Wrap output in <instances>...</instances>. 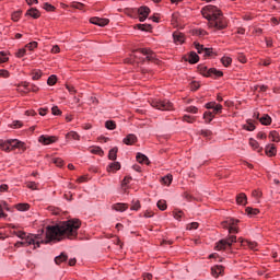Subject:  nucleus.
I'll use <instances>...</instances> for the list:
<instances>
[{"label":"nucleus","mask_w":280,"mask_h":280,"mask_svg":"<svg viewBox=\"0 0 280 280\" xmlns=\"http://www.w3.org/2000/svg\"><path fill=\"white\" fill-rule=\"evenodd\" d=\"M82 226L79 219H72L63 221L57 225L48 226L46 231V240L51 242L57 240L60 242L62 237H68V240H75L78 237V230Z\"/></svg>","instance_id":"f257e3e1"},{"label":"nucleus","mask_w":280,"mask_h":280,"mask_svg":"<svg viewBox=\"0 0 280 280\" xmlns=\"http://www.w3.org/2000/svg\"><path fill=\"white\" fill-rule=\"evenodd\" d=\"M201 14L207 21H209L208 25L212 30H225L229 25L226 18L222 15V11L218 9L215 5H206L201 9Z\"/></svg>","instance_id":"f03ea898"},{"label":"nucleus","mask_w":280,"mask_h":280,"mask_svg":"<svg viewBox=\"0 0 280 280\" xmlns=\"http://www.w3.org/2000/svg\"><path fill=\"white\" fill-rule=\"evenodd\" d=\"M22 241L15 243V248H21L25 246H34V249L40 248V244H44L43 234H26Z\"/></svg>","instance_id":"7ed1b4c3"},{"label":"nucleus","mask_w":280,"mask_h":280,"mask_svg":"<svg viewBox=\"0 0 280 280\" xmlns=\"http://www.w3.org/2000/svg\"><path fill=\"white\" fill-rule=\"evenodd\" d=\"M0 148L4 152H12V150H25V143L18 139L0 140Z\"/></svg>","instance_id":"20e7f679"},{"label":"nucleus","mask_w":280,"mask_h":280,"mask_svg":"<svg viewBox=\"0 0 280 280\" xmlns=\"http://www.w3.org/2000/svg\"><path fill=\"white\" fill-rule=\"evenodd\" d=\"M199 73L205 75V78H222L224 73L215 68H207V66H199L198 67Z\"/></svg>","instance_id":"39448f33"},{"label":"nucleus","mask_w":280,"mask_h":280,"mask_svg":"<svg viewBox=\"0 0 280 280\" xmlns=\"http://www.w3.org/2000/svg\"><path fill=\"white\" fill-rule=\"evenodd\" d=\"M151 106L158 110H174V104L167 100H153Z\"/></svg>","instance_id":"423d86ee"},{"label":"nucleus","mask_w":280,"mask_h":280,"mask_svg":"<svg viewBox=\"0 0 280 280\" xmlns=\"http://www.w3.org/2000/svg\"><path fill=\"white\" fill-rule=\"evenodd\" d=\"M237 242V236L230 235L226 238H223L217 243V250H226V248H231L233 244Z\"/></svg>","instance_id":"0eeeda50"},{"label":"nucleus","mask_w":280,"mask_h":280,"mask_svg":"<svg viewBox=\"0 0 280 280\" xmlns=\"http://www.w3.org/2000/svg\"><path fill=\"white\" fill-rule=\"evenodd\" d=\"M142 54V56H147L145 59L149 62H154V60H156V55H154V51H152L151 49H147V48H140L137 50H133V58H139V56H137V54Z\"/></svg>","instance_id":"6e6552de"},{"label":"nucleus","mask_w":280,"mask_h":280,"mask_svg":"<svg viewBox=\"0 0 280 280\" xmlns=\"http://www.w3.org/2000/svg\"><path fill=\"white\" fill-rule=\"evenodd\" d=\"M195 49H197L198 54L202 55L203 58H207V56H211L213 54L212 48H205L203 45H200V43L195 42Z\"/></svg>","instance_id":"1a4fd4ad"},{"label":"nucleus","mask_w":280,"mask_h":280,"mask_svg":"<svg viewBox=\"0 0 280 280\" xmlns=\"http://www.w3.org/2000/svg\"><path fill=\"white\" fill-rule=\"evenodd\" d=\"M90 23H92V25H98V27H106V25H108V23H110V20L106 19V18H91L90 19Z\"/></svg>","instance_id":"9d476101"},{"label":"nucleus","mask_w":280,"mask_h":280,"mask_svg":"<svg viewBox=\"0 0 280 280\" xmlns=\"http://www.w3.org/2000/svg\"><path fill=\"white\" fill-rule=\"evenodd\" d=\"M39 143H43V145H51V143H56L58 141V138L56 136H40L38 138Z\"/></svg>","instance_id":"9b49d317"},{"label":"nucleus","mask_w":280,"mask_h":280,"mask_svg":"<svg viewBox=\"0 0 280 280\" xmlns=\"http://www.w3.org/2000/svg\"><path fill=\"white\" fill-rule=\"evenodd\" d=\"M206 108L208 109H212V114L215 115H220L222 113V105L218 104L215 102H210L206 105Z\"/></svg>","instance_id":"f8f14e48"},{"label":"nucleus","mask_w":280,"mask_h":280,"mask_svg":"<svg viewBox=\"0 0 280 280\" xmlns=\"http://www.w3.org/2000/svg\"><path fill=\"white\" fill-rule=\"evenodd\" d=\"M138 14H139V21L143 23L148 16H150V8L148 7H140L138 9Z\"/></svg>","instance_id":"ddd939ff"},{"label":"nucleus","mask_w":280,"mask_h":280,"mask_svg":"<svg viewBox=\"0 0 280 280\" xmlns=\"http://www.w3.org/2000/svg\"><path fill=\"white\" fill-rule=\"evenodd\" d=\"M238 242H241V245L244 248H249L250 250H257V242L244 241L242 238H238Z\"/></svg>","instance_id":"4468645a"},{"label":"nucleus","mask_w":280,"mask_h":280,"mask_svg":"<svg viewBox=\"0 0 280 280\" xmlns=\"http://www.w3.org/2000/svg\"><path fill=\"white\" fill-rule=\"evenodd\" d=\"M122 143H125V145H135V143H137V136L135 133L127 135V137L124 138Z\"/></svg>","instance_id":"2eb2a0df"},{"label":"nucleus","mask_w":280,"mask_h":280,"mask_svg":"<svg viewBox=\"0 0 280 280\" xmlns=\"http://www.w3.org/2000/svg\"><path fill=\"white\" fill-rule=\"evenodd\" d=\"M10 229H13V231H11L12 235H15L20 240L25 238V236L27 235V233H25L24 231L16 230V225H14V224H11Z\"/></svg>","instance_id":"dca6fc26"},{"label":"nucleus","mask_w":280,"mask_h":280,"mask_svg":"<svg viewBox=\"0 0 280 280\" xmlns=\"http://www.w3.org/2000/svg\"><path fill=\"white\" fill-rule=\"evenodd\" d=\"M174 43L176 45H183L185 43V34L175 32L173 33Z\"/></svg>","instance_id":"f3484780"},{"label":"nucleus","mask_w":280,"mask_h":280,"mask_svg":"<svg viewBox=\"0 0 280 280\" xmlns=\"http://www.w3.org/2000/svg\"><path fill=\"white\" fill-rule=\"evenodd\" d=\"M265 152L267 156H276L277 155V147L275 144H267L265 148Z\"/></svg>","instance_id":"a211bd4d"},{"label":"nucleus","mask_w":280,"mask_h":280,"mask_svg":"<svg viewBox=\"0 0 280 280\" xmlns=\"http://www.w3.org/2000/svg\"><path fill=\"white\" fill-rule=\"evenodd\" d=\"M212 276L218 278L222 272H224V267L222 265H217L211 268Z\"/></svg>","instance_id":"6ab92c4d"},{"label":"nucleus","mask_w":280,"mask_h":280,"mask_svg":"<svg viewBox=\"0 0 280 280\" xmlns=\"http://www.w3.org/2000/svg\"><path fill=\"white\" fill-rule=\"evenodd\" d=\"M236 202L237 205H241V206H246V203L248 202V198L246 197V194L244 192H241L236 196Z\"/></svg>","instance_id":"aec40b11"},{"label":"nucleus","mask_w":280,"mask_h":280,"mask_svg":"<svg viewBox=\"0 0 280 280\" xmlns=\"http://www.w3.org/2000/svg\"><path fill=\"white\" fill-rule=\"evenodd\" d=\"M26 16H32V19H39L40 11H38L36 8H31L26 11Z\"/></svg>","instance_id":"412c9836"},{"label":"nucleus","mask_w":280,"mask_h":280,"mask_svg":"<svg viewBox=\"0 0 280 280\" xmlns=\"http://www.w3.org/2000/svg\"><path fill=\"white\" fill-rule=\"evenodd\" d=\"M240 222V220L235 219H228L226 221L222 222L223 229H230V226H236V224Z\"/></svg>","instance_id":"4be33fe9"},{"label":"nucleus","mask_w":280,"mask_h":280,"mask_svg":"<svg viewBox=\"0 0 280 280\" xmlns=\"http://www.w3.org/2000/svg\"><path fill=\"white\" fill-rule=\"evenodd\" d=\"M260 124H262V126H270L272 124V118L270 116H268V114H264L260 118H259Z\"/></svg>","instance_id":"5701e85b"},{"label":"nucleus","mask_w":280,"mask_h":280,"mask_svg":"<svg viewBox=\"0 0 280 280\" xmlns=\"http://www.w3.org/2000/svg\"><path fill=\"white\" fill-rule=\"evenodd\" d=\"M121 170V164L119 162H114L107 166V172H118Z\"/></svg>","instance_id":"b1692460"},{"label":"nucleus","mask_w":280,"mask_h":280,"mask_svg":"<svg viewBox=\"0 0 280 280\" xmlns=\"http://www.w3.org/2000/svg\"><path fill=\"white\" fill-rule=\"evenodd\" d=\"M198 60H200V57L198 56V54L191 51L188 56V62H190V65H196Z\"/></svg>","instance_id":"393cba45"},{"label":"nucleus","mask_w":280,"mask_h":280,"mask_svg":"<svg viewBox=\"0 0 280 280\" xmlns=\"http://www.w3.org/2000/svg\"><path fill=\"white\" fill-rule=\"evenodd\" d=\"M67 259H69L67 254L61 253V255L55 257V262L57 264V266H60V264H62L63 261H67Z\"/></svg>","instance_id":"a878e982"},{"label":"nucleus","mask_w":280,"mask_h":280,"mask_svg":"<svg viewBox=\"0 0 280 280\" xmlns=\"http://www.w3.org/2000/svg\"><path fill=\"white\" fill-rule=\"evenodd\" d=\"M138 163H144L145 165H148V163H150V160L148 159V156H145V154L142 153H138L136 156Z\"/></svg>","instance_id":"bb28decb"},{"label":"nucleus","mask_w":280,"mask_h":280,"mask_svg":"<svg viewBox=\"0 0 280 280\" xmlns=\"http://www.w3.org/2000/svg\"><path fill=\"white\" fill-rule=\"evenodd\" d=\"M113 209H115V211L124 212L128 209V205L127 203H115L113 206Z\"/></svg>","instance_id":"cd10ccee"},{"label":"nucleus","mask_w":280,"mask_h":280,"mask_svg":"<svg viewBox=\"0 0 280 280\" xmlns=\"http://www.w3.org/2000/svg\"><path fill=\"white\" fill-rule=\"evenodd\" d=\"M249 145L254 149L257 150V152H261L264 149L259 148V142L257 140L250 138L249 139Z\"/></svg>","instance_id":"c85d7f7f"},{"label":"nucleus","mask_w":280,"mask_h":280,"mask_svg":"<svg viewBox=\"0 0 280 280\" xmlns=\"http://www.w3.org/2000/svg\"><path fill=\"white\" fill-rule=\"evenodd\" d=\"M269 139H271V141H273L275 143H279L280 141L279 132L270 131Z\"/></svg>","instance_id":"c756f323"},{"label":"nucleus","mask_w":280,"mask_h":280,"mask_svg":"<svg viewBox=\"0 0 280 280\" xmlns=\"http://www.w3.org/2000/svg\"><path fill=\"white\" fill-rule=\"evenodd\" d=\"M66 139H72L74 141H79L80 135H78V132H75V131H70L67 133Z\"/></svg>","instance_id":"7c9ffc66"},{"label":"nucleus","mask_w":280,"mask_h":280,"mask_svg":"<svg viewBox=\"0 0 280 280\" xmlns=\"http://www.w3.org/2000/svg\"><path fill=\"white\" fill-rule=\"evenodd\" d=\"M18 211H30V203H18L15 205Z\"/></svg>","instance_id":"2f4dec72"},{"label":"nucleus","mask_w":280,"mask_h":280,"mask_svg":"<svg viewBox=\"0 0 280 280\" xmlns=\"http://www.w3.org/2000/svg\"><path fill=\"white\" fill-rule=\"evenodd\" d=\"M117 152H118V149L117 148H113L109 153H108V159L110 161H116L117 160Z\"/></svg>","instance_id":"473e14b6"},{"label":"nucleus","mask_w":280,"mask_h":280,"mask_svg":"<svg viewBox=\"0 0 280 280\" xmlns=\"http://www.w3.org/2000/svg\"><path fill=\"white\" fill-rule=\"evenodd\" d=\"M214 117L215 116L211 112H206L203 114V119H206V121H208V124H211V121H213Z\"/></svg>","instance_id":"72a5a7b5"},{"label":"nucleus","mask_w":280,"mask_h":280,"mask_svg":"<svg viewBox=\"0 0 280 280\" xmlns=\"http://www.w3.org/2000/svg\"><path fill=\"white\" fill-rule=\"evenodd\" d=\"M141 209V202L139 200H132L131 202V211H139Z\"/></svg>","instance_id":"f704fd0d"},{"label":"nucleus","mask_w":280,"mask_h":280,"mask_svg":"<svg viewBox=\"0 0 280 280\" xmlns=\"http://www.w3.org/2000/svg\"><path fill=\"white\" fill-rule=\"evenodd\" d=\"M36 47H38L37 42H31L25 45V49H28V51H34V49H36Z\"/></svg>","instance_id":"c9c22d12"},{"label":"nucleus","mask_w":280,"mask_h":280,"mask_svg":"<svg viewBox=\"0 0 280 280\" xmlns=\"http://www.w3.org/2000/svg\"><path fill=\"white\" fill-rule=\"evenodd\" d=\"M105 127L107 128V130H115V128H117V125L114 120H107L105 122Z\"/></svg>","instance_id":"e433bc0d"},{"label":"nucleus","mask_w":280,"mask_h":280,"mask_svg":"<svg viewBox=\"0 0 280 280\" xmlns=\"http://www.w3.org/2000/svg\"><path fill=\"white\" fill-rule=\"evenodd\" d=\"M138 30H141V32H150V30H152V25H150V24H138Z\"/></svg>","instance_id":"4c0bfd02"},{"label":"nucleus","mask_w":280,"mask_h":280,"mask_svg":"<svg viewBox=\"0 0 280 280\" xmlns=\"http://www.w3.org/2000/svg\"><path fill=\"white\" fill-rule=\"evenodd\" d=\"M245 211L247 215H257L259 213V209H255L250 207H247Z\"/></svg>","instance_id":"58836bf2"},{"label":"nucleus","mask_w":280,"mask_h":280,"mask_svg":"<svg viewBox=\"0 0 280 280\" xmlns=\"http://www.w3.org/2000/svg\"><path fill=\"white\" fill-rule=\"evenodd\" d=\"M221 62L223 67H230L231 62H233V59H231V57H222Z\"/></svg>","instance_id":"ea45409f"},{"label":"nucleus","mask_w":280,"mask_h":280,"mask_svg":"<svg viewBox=\"0 0 280 280\" xmlns=\"http://www.w3.org/2000/svg\"><path fill=\"white\" fill-rule=\"evenodd\" d=\"M56 82H58V78L54 74L50 75L47 80L48 86H54V84H56Z\"/></svg>","instance_id":"a19ab883"},{"label":"nucleus","mask_w":280,"mask_h":280,"mask_svg":"<svg viewBox=\"0 0 280 280\" xmlns=\"http://www.w3.org/2000/svg\"><path fill=\"white\" fill-rule=\"evenodd\" d=\"M158 209H160V211H165V209H167V203L165 202V200L158 201Z\"/></svg>","instance_id":"79ce46f5"},{"label":"nucleus","mask_w":280,"mask_h":280,"mask_svg":"<svg viewBox=\"0 0 280 280\" xmlns=\"http://www.w3.org/2000/svg\"><path fill=\"white\" fill-rule=\"evenodd\" d=\"M71 8H74L75 10H84V3H82V2H72Z\"/></svg>","instance_id":"37998d69"},{"label":"nucleus","mask_w":280,"mask_h":280,"mask_svg":"<svg viewBox=\"0 0 280 280\" xmlns=\"http://www.w3.org/2000/svg\"><path fill=\"white\" fill-rule=\"evenodd\" d=\"M92 154H98V156L104 155V151L100 147H95L94 149L91 150Z\"/></svg>","instance_id":"c03bdc74"},{"label":"nucleus","mask_w":280,"mask_h":280,"mask_svg":"<svg viewBox=\"0 0 280 280\" xmlns=\"http://www.w3.org/2000/svg\"><path fill=\"white\" fill-rule=\"evenodd\" d=\"M43 8H44V10H46V12H54V10H56V7L51 5L48 2H45Z\"/></svg>","instance_id":"a18cd8bd"},{"label":"nucleus","mask_w":280,"mask_h":280,"mask_svg":"<svg viewBox=\"0 0 280 280\" xmlns=\"http://www.w3.org/2000/svg\"><path fill=\"white\" fill-rule=\"evenodd\" d=\"M10 58H8V55L3 51L0 52V65H3V62H8Z\"/></svg>","instance_id":"49530a36"},{"label":"nucleus","mask_w":280,"mask_h":280,"mask_svg":"<svg viewBox=\"0 0 280 280\" xmlns=\"http://www.w3.org/2000/svg\"><path fill=\"white\" fill-rule=\"evenodd\" d=\"M25 54H27V49L21 48L16 51L15 56H16V58H23V56H25Z\"/></svg>","instance_id":"de8ad7c7"},{"label":"nucleus","mask_w":280,"mask_h":280,"mask_svg":"<svg viewBox=\"0 0 280 280\" xmlns=\"http://www.w3.org/2000/svg\"><path fill=\"white\" fill-rule=\"evenodd\" d=\"M164 185H172V175H166L162 178Z\"/></svg>","instance_id":"09e8293b"},{"label":"nucleus","mask_w":280,"mask_h":280,"mask_svg":"<svg viewBox=\"0 0 280 280\" xmlns=\"http://www.w3.org/2000/svg\"><path fill=\"white\" fill-rule=\"evenodd\" d=\"M183 121H186L187 124H194V121H196V118L189 116V115H185L183 117Z\"/></svg>","instance_id":"8fccbe9b"},{"label":"nucleus","mask_w":280,"mask_h":280,"mask_svg":"<svg viewBox=\"0 0 280 280\" xmlns=\"http://www.w3.org/2000/svg\"><path fill=\"white\" fill-rule=\"evenodd\" d=\"M198 226H199L198 222H192V223L187 225V230L188 231H196V229H198Z\"/></svg>","instance_id":"3c124183"},{"label":"nucleus","mask_w":280,"mask_h":280,"mask_svg":"<svg viewBox=\"0 0 280 280\" xmlns=\"http://www.w3.org/2000/svg\"><path fill=\"white\" fill-rule=\"evenodd\" d=\"M244 128L245 130H248V132H253V130H255V126L250 121H247V125H245Z\"/></svg>","instance_id":"603ef678"},{"label":"nucleus","mask_w":280,"mask_h":280,"mask_svg":"<svg viewBox=\"0 0 280 280\" xmlns=\"http://www.w3.org/2000/svg\"><path fill=\"white\" fill-rule=\"evenodd\" d=\"M173 215L175 218V220H180V218H183V215H185V213L183 211H174Z\"/></svg>","instance_id":"864d4df0"},{"label":"nucleus","mask_w":280,"mask_h":280,"mask_svg":"<svg viewBox=\"0 0 280 280\" xmlns=\"http://www.w3.org/2000/svg\"><path fill=\"white\" fill-rule=\"evenodd\" d=\"M190 89H191V91H198V89H200V83L192 81L190 83Z\"/></svg>","instance_id":"5fc2aeb1"},{"label":"nucleus","mask_w":280,"mask_h":280,"mask_svg":"<svg viewBox=\"0 0 280 280\" xmlns=\"http://www.w3.org/2000/svg\"><path fill=\"white\" fill-rule=\"evenodd\" d=\"M54 163L57 165V167H62V165H65V162L60 158L55 159Z\"/></svg>","instance_id":"6e6d98bb"},{"label":"nucleus","mask_w":280,"mask_h":280,"mask_svg":"<svg viewBox=\"0 0 280 280\" xmlns=\"http://www.w3.org/2000/svg\"><path fill=\"white\" fill-rule=\"evenodd\" d=\"M256 91H258V93H266V91H268V86H266V85H258L256 88Z\"/></svg>","instance_id":"4d7b16f0"},{"label":"nucleus","mask_w":280,"mask_h":280,"mask_svg":"<svg viewBox=\"0 0 280 280\" xmlns=\"http://www.w3.org/2000/svg\"><path fill=\"white\" fill-rule=\"evenodd\" d=\"M200 135H202V137H211V135H213V132H211V130L202 129L200 131Z\"/></svg>","instance_id":"13d9d810"},{"label":"nucleus","mask_w":280,"mask_h":280,"mask_svg":"<svg viewBox=\"0 0 280 280\" xmlns=\"http://www.w3.org/2000/svg\"><path fill=\"white\" fill-rule=\"evenodd\" d=\"M51 113L52 115H62V112L60 110V108H58V106H54L51 108Z\"/></svg>","instance_id":"bf43d9fd"},{"label":"nucleus","mask_w":280,"mask_h":280,"mask_svg":"<svg viewBox=\"0 0 280 280\" xmlns=\"http://www.w3.org/2000/svg\"><path fill=\"white\" fill-rule=\"evenodd\" d=\"M21 14L22 12L21 11H16L12 14V20L13 21H19V19H21Z\"/></svg>","instance_id":"052dcab7"},{"label":"nucleus","mask_w":280,"mask_h":280,"mask_svg":"<svg viewBox=\"0 0 280 280\" xmlns=\"http://www.w3.org/2000/svg\"><path fill=\"white\" fill-rule=\"evenodd\" d=\"M187 113H192L194 115H196V113H198V107L196 106H189L187 107Z\"/></svg>","instance_id":"680f3d73"},{"label":"nucleus","mask_w":280,"mask_h":280,"mask_svg":"<svg viewBox=\"0 0 280 280\" xmlns=\"http://www.w3.org/2000/svg\"><path fill=\"white\" fill-rule=\"evenodd\" d=\"M26 187H28V189H37L36 183L35 182H28L26 184Z\"/></svg>","instance_id":"e2e57ef3"},{"label":"nucleus","mask_w":280,"mask_h":280,"mask_svg":"<svg viewBox=\"0 0 280 280\" xmlns=\"http://www.w3.org/2000/svg\"><path fill=\"white\" fill-rule=\"evenodd\" d=\"M1 78H10V72L8 70H0Z\"/></svg>","instance_id":"0e129e2a"},{"label":"nucleus","mask_w":280,"mask_h":280,"mask_svg":"<svg viewBox=\"0 0 280 280\" xmlns=\"http://www.w3.org/2000/svg\"><path fill=\"white\" fill-rule=\"evenodd\" d=\"M252 196L256 199L261 198V191L259 190H253Z\"/></svg>","instance_id":"69168bd1"},{"label":"nucleus","mask_w":280,"mask_h":280,"mask_svg":"<svg viewBox=\"0 0 280 280\" xmlns=\"http://www.w3.org/2000/svg\"><path fill=\"white\" fill-rule=\"evenodd\" d=\"M229 233H238L237 226H235V225H230V228H229Z\"/></svg>","instance_id":"338daca9"},{"label":"nucleus","mask_w":280,"mask_h":280,"mask_svg":"<svg viewBox=\"0 0 280 280\" xmlns=\"http://www.w3.org/2000/svg\"><path fill=\"white\" fill-rule=\"evenodd\" d=\"M12 126H13V128H21L23 126V122L15 120V121H13Z\"/></svg>","instance_id":"774afa93"}]
</instances>
